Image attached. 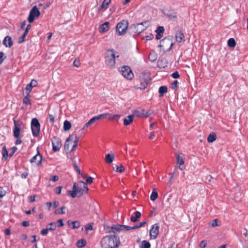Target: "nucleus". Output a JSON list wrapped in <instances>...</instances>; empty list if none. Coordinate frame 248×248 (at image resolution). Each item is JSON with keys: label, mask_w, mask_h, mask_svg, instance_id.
<instances>
[{"label": "nucleus", "mask_w": 248, "mask_h": 248, "mask_svg": "<svg viewBox=\"0 0 248 248\" xmlns=\"http://www.w3.org/2000/svg\"><path fill=\"white\" fill-rule=\"evenodd\" d=\"M119 243V239L115 235H107L100 241L101 246L104 248H117Z\"/></svg>", "instance_id": "obj_1"}, {"label": "nucleus", "mask_w": 248, "mask_h": 248, "mask_svg": "<svg viewBox=\"0 0 248 248\" xmlns=\"http://www.w3.org/2000/svg\"><path fill=\"white\" fill-rule=\"evenodd\" d=\"M173 45L172 37L168 36L160 41L158 47H160L164 52H165L170 51Z\"/></svg>", "instance_id": "obj_2"}, {"label": "nucleus", "mask_w": 248, "mask_h": 248, "mask_svg": "<svg viewBox=\"0 0 248 248\" xmlns=\"http://www.w3.org/2000/svg\"><path fill=\"white\" fill-rule=\"evenodd\" d=\"M108 64L112 68L114 67L115 64V55L113 49L108 50L106 57Z\"/></svg>", "instance_id": "obj_3"}, {"label": "nucleus", "mask_w": 248, "mask_h": 248, "mask_svg": "<svg viewBox=\"0 0 248 248\" xmlns=\"http://www.w3.org/2000/svg\"><path fill=\"white\" fill-rule=\"evenodd\" d=\"M31 128L32 134L34 137H37L40 131V124L38 120L36 118L32 119L31 122Z\"/></svg>", "instance_id": "obj_4"}, {"label": "nucleus", "mask_w": 248, "mask_h": 248, "mask_svg": "<svg viewBox=\"0 0 248 248\" xmlns=\"http://www.w3.org/2000/svg\"><path fill=\"white\" fill-rule=\"evenodd\" d=\"M120 71L122 75L126 79L131 80L134 75L131 68L128 66H123L121 68Z\"/></svg>", "instance_id": "obj_5"}, {"label": "nucleus", "mask_w": 248, "mask_h": 248, "mask_svg": "<svg viewBox=\"0 0 248 248\" xmlns=\"http://www.w3.org/2000/svg\"><path fill=\"white\" fill-rule=\"evenodd\" d=\"M40 15V12L36 6H34L31 10L28 18L29 23L33 22L35 17H38Z\"/></svg>", "instance_id": "obj_6"}, {"label": "nucleus", "mask_w": 248, "mask_h": 248, "mask_svg": "<svg viewBox=\"0 0 248 248\" xmlns=\"http://www.w3.org/2000/svg\"><path fill=\"white\" fill-rule=\"evenodd\" d=\"M131 229H133L132 227H130L124 225L116 224L111 227V231H109V232H112L114 233H117L124 230L129 231Z\"/></svg>", "instance_id": "obj_7"}, {"label": "nucleus", "mask_w": 248, "mask_h": 248, "mask_svg": "<svg viewBox=\"0 0 248 248\" xmlns=\"http://www.w3.org/2000/svg\"><path fill=\"white\" fill-rule=\"evenodd\" d=\"M51 141L53 151L54 152L59 151L62 146L60 139L56 137H53L51 139Z\"/></svg>", "instance_id": "obj_8"}, {"label": "nucleus", "mask_w": 248, "mask_h": 248, "mask_svg": "<svg viewBox=\"0 0 248 248\" xmlns=\"http://www.w3.org/2000/svg\"><path fill=\"white\" fill-rule=\"evenodd\" d=\"M159 225L155 224L152 226L150 231V236L151 239H155L157 238L159 233Z\"/></svg>", "instance_id": "obj_9"}, {"label": "nucleus", "mask_w": 248, "mask_h": 248, "mask_svg": "<svg viewBox=\"0 0 248 248\" xmlns=\"http://www.w3.org/2000/svg\"><path fill=\"white\" fill-rule=\"evenodd\" d=\"M128 27V22L126 20H122L119 22L116 27V31H126Z\"/></svg>", "instance_id": "obj_10"}, {"label": "nucleus", "mask_w": 248, "mask_h": 248, "mask_svg": "<svg viewBox=\"0 0 248 248\" xmlns=\"http://www.w3.org/2000/svg\"><path fill=\"white\" fill-rule=\"evenodd\" d=\"M42 156L38 152V153L32 157L30 160V162L33 165L39 166L41 163Z\"/></svg>", "instance_id": "obj_11"}, {"label": "nucleus", "mask_w": 248, "mask_h": 248, "mask_svg": "<svg viewBox=\"0 0 248 248\" xmlns=\"http://www.w3.org/2000/svg\"><path fill=\"white\" fill-rule=\"evenodd\" d=\"M80 183H82L83 185V188L78 187L77 190L78 197H80L84 194L87 193L89 189L87 186V185L83 181H80Z\"/></svg>", "instance_id": "obj_12"}, {"label": "nucleus", "mask_w": 248, "mask_h": 248, "mask_svg": "<svg viewBox=\"0 0 248 248\" xmlns=\"http://www.w3.org/2000/svg\"><path fill=\"white\" fill-rule=\"evenodd\" d=\"M14 127L13 130L14 136L15 138L17 139L19 138L20 133V124L14 120Z\"/></svg>", "instance_id": "obj_13"}, {"label": "nucleus", "mask_w": 248, "mask_h": 248, "mask_svg": "<svg viewBox=\"0 0 248 248\" xmlns=\"http://www.w3.org/2000/svg\"><path fill=\"white\" fill-rule=\"evenodd\" d=\"M164 14L171 20L175 21L177 19L176 13L173 11H169L167 13H164Z\"/></svg>", "instance_id": "obj_14"}, {"label": "nucleus", "mask_w": 248, "mask_h": 248, "mask_svg": "<svg viewBox=\"0 0 248 248\" xmlns=\"http://www.w3.org/2000/svg\"><path fill=\"white\" fill-rule=\"evenodd\" d=\"M168 61L166 59L163 58L158 60L157 66L160 68H165L167 67Z\"/></svg>", "instance_id": "obj_15"}, {"label": "nucleus", "mask_w": 248, "mask_h": 248, "mask_svg": "<svg viewBox=\"0 0 248 248\" xmlns=\"http://www.w3.org/2000/svg\"><path fill=\"white\" fill-rule=\"evenodd\" d=\"M150 80V78H140V84L138 88L140 90L145 89L146 88Z\"/></svg>", "instance_id": "obj_16"}, {"label": "nucleus", "mask_w": 248, "mask_h": 248, "mask_svg": "<svg viewBox=\"0 0 248 248\" xmlns=\"http://www.w3.org/2000/svg\"><path fill=\"white\" fill-rule=\"evenodd\" d=\"M79 138L78 137L76 132L73 133L69 137L66 139L67 141H70L72 143L78 142Z\"/></svg>", "instance_id": "obj_17"}, {"label": "nucleus", "mask_w": 248, "mask_h": 248, "mask_svg": "<svg viewBox=\"0 0 248 248\" xmlns=\"http://www.w3.org/2000/svg\"><path fill=\"white\" fill-rule=\"evenodd\" d=\"M110 2L111 0H104L99 8V11H101L103 9L106 10L108 9Z\"/></svg>", "instance_id": "obj_18"}, {"label": "nucleus", "mask_w": 248, "mask_h": 248, "mask_svg": "<svg viewBox=\"0 0 248 248\" xmlns=\"http://www.w3.org/2000/svg\"><path fill=\"white\" fill-rule=\"evenodd\" d=\"M134 115H130L127 116L124 120V124L125 126H127L130 124L134 120Z\"/></svg>", "instance_id": "obj_19"}, {"label": "nucleus", "mask_w": 248, "mask_h": 248, "mask_svg": "<svg viewBox=\"0 0 248 248\" xmlns=\"http://www.w3.org/2000/svg\"><path fill=\"white\" fill-rule=\"evenodd\" d=\"M114 157L115 156L114 154H108L106 155L105 160L107 163L110 164L113 162Z\"/></svg>", "instance_id": "obj_20"}, {"label": "nucleus", "mask_w": 248, "mask_h": 248, "mask_svg": "<svg viewBox=\"0 0 248 248\" xmlns=\"http://www.w3.org/2000/svg\"><path fill=\"white\" fill-rule=\"evenodd\" d=\"M3 44L6 47H11L13 45V42L11 38L8 36L5 37L3 40Z\"/></svg>", "instance_id": "obj_21"}, {"label": "nucleus", "mask_w": 248, "mask_h": 248, "mask_svg": "<svg viewBox=\"0 0 248 248\" xmlns=\"http://www.w3.org/2000/svg\"><path fill=\"white\" fill-rule=\"evenodd\" d=\"M148 58L150 62H154L157 59V55L155 51L152 50L149 53Z\"/></svg>", "instance_id": "obj_22"}, {"label": "nucleus", "mask_w": 248, "mask_h": 248, "mask_svg": "<svg viewBox=\"0 0 248 248\" xmlns=\"http://www.w3.org/2000/svg\"><path fill=\"white\" fill-rule=\"evenodd\" d=\"M109 24V22L107 21L102 24H101L99 27V31H107L109 30L108 25Z\"/></svg>", "instance_id": "obj_23"}, {"label": "nucleus", "mask_w": 248, "mask_h": 248, "mask_svg": "<svg viewBox=\"0 0 248 248\" xmlns=\"http://www.w3.org/2000/svg\"><path fill=\"white\" fill-rule=\"evenodd\" d=\"M176 40L178 42H181L184 40L185 36L182 32H177L175 35Z\"/></svg>", "instance_id": "obj_24"}, {"label": "nucleus", "mask_w": 248, "mask_h": 248, "mask_svg": "<svg viewBox=\"0 0 248 248\" xmlns=\"http://www.w3.org/2000/svg\"><path fill=\"white\" fill-rule=\"evenodd\" d=\"M150 22L149 21H144L143 22L137 23L136 25L137 26H140V25L143 26L144 27L142 28H141L140 30H141V31H144L145 30H146L147 29V27L150 26Z\"/></svg>", "instance_id": "obj_25"}, {"label": "nucleus", "mask_w": 248, "mask_h": 248, "mask_svg": "<svg viewBox=\"0 0 248 248\" xmlns=\"http://www.w3.org/2000/svg\"><path fill=\"white\" fill-rule=\"evenodd\" d=\"M135 216H131L130 217V220L133 222H136L137 221L138 219L139 218L141 217V214L139 211H136L135 212Z\"/></svg>", "instance_id": "obj_26"}, {"label": "nucleus", "mask_w": 248, "mask_h": 248, "mask_svg": "<svg viewBox=\"0 0 248 248\" xmlns=\"http://www.w3.org/2000/svg\"><path fill=\"white\" fill-rule=\"evenodd\" d=\"M143 112H145L144 109H141L140 110L136 109L134 110L132 115H134V117H143Z\"/></svg>", "instance_id": "obj_27"}, {"label": "nucleus", "mask_w": 248, "mask_h": 248, "mask_svg": "<svg viewBox=\"0 0 248 248\" xmlns=\"http://www.w3.org/2000/svg\"><path fill=\"white\" fill-rule=\"evenodd\" d=\"M217 139V136L215 133H212L209 134L207 138V141L208 142H213Z\"/></svg>", "instance_id": "obj_28"}, {"label": "nucleus", "mask_w": 248, "mask_h": 248, "mask_svg": "<svg viewBox=\"0 0 248 248\" xmlns=\"http://www.w3.org/2000/svg\"><path fill=\"white\" fill-rule=\"evenodd\" d=\"M157 197L158 193L157 190L155 188H154L153 190L152 194L150 196V199L153 201H155L157 198Z\"/></svg>", "instance_id": "obj_29"}, {"label": "nucleus", "mask_w": 248, "mask_h": 248, "mask_svg": "<svg viewBox=\"0 0 248 248\" xmlns=\"http://www.w3.org/2000/svg\"><path fill=\"white\" fill-rule=\"evenodd\" d=\"M167 86H161L159 89V96H162L163 94L165 93H166L167 92Z\"/></svg>", "instance_id": "obj_30"}, {"label": "nucleus", "mask_w": 248, "mask_h": 248, "mask_svg": "<svg viewBox=\"0 0 248 248\" xmlns=\"http://www.w3.org/2000/svg\"><path fill=\"white\" fill-rule=\"evenodd\" d=\"M108 115H109L108 113H103L100 115H98L97 116H94L92 118V119L93 120V122H95V121L104 118L105 117L107 116Z\"/></svg>", "instance_id": "obj_31"}, {"label": "nucleus", "mask_w": 248, "mask_h": 248, "mask_svg": "<svg viewBox=\"0 0 248 248\" xmlns=\"http://www.w3.org/2000/svg\"><path fill=\"white\" fill-rule=\"evenodd\" d=\"M228 46L230 47H234L236 46V42L234 39L232 38H230L227 43Z\"/></svg>", "instance_id": "obj_32"}, {"label": "nucleus", "mask_w": 248, "mask_h": 248, "mask_svg": "<svg viewBox=\"0 0 248 248\" xmlns=\"http://www.w3.org/2000/svg\"><path fill=\"white\" fill-rule=\"evenodd\" d=\"M71 127V124L70 122L67 120H66L63 123V129L65 131L69 130Z\"/></svg>", "instance_id": "obj_33"}, {"label": "nucleus", "mask_w": 248, "mask_h": 248, "mask_svg": "<svg viewBox=\"0 0 248 248\" xmlns=\"http://www.w3.org/2000/svg\"><path fill=\"white\" fill-rule=\"evenodd\" d=\"M113 170L116 172H122L124 171V168L122 164H120V166H116L113 167Z\"/></svg>", "instance_id": "obj_34"}, {"label": "nucleus", "mask_w": 248, "mask_h": 248, "mask_svg": "<svg viewBox=\"0 0 248 248\" xmlns=\"http://www.w3.org/2000/svg\"><path fill=\"white\" fill-rule=\"evenodd\" d=\"M177 163L180 165V166L183 165L184 164V161L183 157L180 156L179 155H177ZM179 169L181 170H183V168L181 167V166H179Z\"/></svg>", "instance_id": "obj_35"}, {"label": "nucleus", "mask_w": 248, "mask_h": 248, "mask_svg": "<svg viewBox=\"0 0 248 248\" xmlns=\"http://www.w3.org/2000/svg\"><path fill=\"white\" fill-rule=\"evenodd\" d=\"M86 244V241L83 239H80L77 242V246L78 248H82L84 247Z\"/></svg>", "instance_id": "obj_36"}, {"label": "nucleus", "mask_w": 248, "mask_h": 248, "mask_svg": "<svg viewBox=\"0 0 248 248\" xmlns=\"http://www.w3.org/2000/svg\"><path fill=\"white\" fill-rule=\"evenodd\" d=\"M108 114L109 115H108L107 116H108V119L111 120H118L121 117V116L119 114H114L113 115H112L109 113H108Z\"/></svg>", "instance_id": "obj_37"}, {"label": "nucleus", "mask_w": 248, "mask_h": 248, "mask_svg": "<svg viewBox=\"0 0 248 248\" xmlns=\"http://www.w3.org/2000/svg\"><path fill=\"white\" fill-rule=\"evenodd\" d=\"M32 88L33 87L30 84V83L27 85L25 88V91L26 94H27V96H30V93L31 91Z\"/></svg>", "instance_id": "obj_38"}, {"label": "nucleus", "mask_w": 248, "mask_h": 248, "mask_svg": "<svg viewBox=\"0 0 248 248\" xmlns=\"http://www.w3.org/2000/svg\"><path fill=\"white\" fill-rule=\"evenodd\" d=\"M71 223L73 229L79 228L80 225V222L78 221H72Z\"/></svg>", "instance_id": "obj_39"}, {"label": "nucleus", "mask_w": 248, "mask_h": 248, "mask_svg": "<svg viewBox=\"0 0 248 248\" xmlns=\"http://www.w3.org/2000/svg\"><path fill=\"white\" fill-rule=\"evenodd\" d=\"M57 227V225L55 223H50L47 225V229L49 231L55 230Z\"/></svg>", "instance_id": "obj_40"}, {"label": "nucleus", "mask_w": 248, "mask_h": 248, "mask_svg": "<svg viewBox=\"0 0 248 248\" xmlns=\"http://www.w3.org/2000/svg\"><path fill=\"white\" fill-rule=\"evenodd\" d=\"M28 32H24L23 34L18 38V40L17 41V43L18 44H21V43H23V42H24L25 38L26 35H27Z\"/></svg>", "instance_id": "obj_41"}, {"label": "nucleus", "mask_w": 248, "mask_h": 248, "mask_svg": "<svg viewBox=\"0 0 248 248\" xmlns=\"http://www.w3.org/2000/svg\"><path fill=\"white\" fill-rule=\"evenodd\" d=\"M151 245L149 242L144 240L141 243V248H150Z\"/></svg>", "instance_id": "obj_42"}, {"label": "nucleus", "mask_w": 248, "mask_h": 248, "mask_svg": "<svg viewBox=\"0 0 248 248\" xmlns=\"http://www.w3.org/2000/svg\"><path fill=\"white\" fill-rule=\"evenodd\" d=\"M65 207L63 206L60 208V209L56 210L55 211V214H63L65 213V211L64 210L65 209Z\"/></svg>", "instance_id": "obj_43"}, {"label": "nucleus", "mask_w": 248, "mask_h": 248, "mask_svg": "<svg viewBox=\"0 0 248 248\" xmlns=\"http://www.w3.org/2000/svg\"><path fill=\"white\" fill-rule=\"evenodd\" d=\"M29 96H27V94H26V96L24 97L23 100V102L24 104L26 105H30L31 104V101L30 98H29Z\"/></svg>", "instance_id": "obj_44"}, {"label": "nucleus", "mask_w": 248, "mask_h": 248, "mask_svg": "<svg viewBox=\"0 0 248 248\" xmlns=\"http://www.w3.org/2000/svg\"><path fill=\"white\" fill-rule=\"evenodd\" d=\"M93 123H94L93 121V120L92 119V118H91L88 122H87L85 125L82 128V130H86L90 125H91L92 124H93Z\"/></svg>", "instance_id": "obj_45"}, {"label": "nucleus", "mask_w": 248, "mask_h": 248, "mask_svg": "<svg viewBox=\"0 0 248 248\" xmlns=\"http://www.w3.org/2000/svg\"><path fill=\"white\" fill-rule=\"evenodd\" d=\"M68 193L73 198L78 196L77 191H76L75 190H69L68 191Z\"/></svg>", "instance_id": "obj_46"}, {"label": "nucleus", "mask_w": 248, "mask_h": 248, "mask_svg": "<svg viewBox=\"0 0 248 248\" xmlns=\"http://www.w3.org/2000/svg\"><path fill=\"white\" fill-rule=\"evenodd\" d=\"M146 222L145 221L141 222L137 224V225L134 226L133 227H132V229H138L139 228H140V227L144 226L146 224Z\"/></svg>", "instance_id": "obj_47"}, {"label": "nucleus", "mask_w": 248, "mask_h": 248, "mask_svg": "<svg viewBox=\"0 0 248 248\" xmlns=\"http://www.w3.org/2000/svg\"><path fill=\"white\" fill-rule=\"evenodd\" d=\"M2 155L3 157L5 159L7 158L8 155V151L7 150L6 147L5 146L2 148Z\"/></svg>", "instance_id": "obj_48"}, {"label": "nucleus", "mask_w": 248, "mask_h": 248, "mask_svg": "<svg viewBox=\"0 0 248 248\" xmlns=\"http://www.w3.org/2000/svg\"><path fill=\"white\" fill-rule=\"evenodd\" d=\"M72 142L67 141V140H66L64 144V149L66 150H69L70 146L72 145Z\"/></svg>", "instance_id": "obj_49"}, {"label": "nucleus", "mask_w": 248, "mask_h": 248, "mask_svg": "<svg viewBox=\"0 0 248 248\" xmlns=\"http://www.w3.org/2000/svg\"><path fill=\"white\" fill-rule=\"evenodd\" d=\"M6 194V191L2 187H0V198L4 197Z\"/></svg>", "instance_id": "obj_50"}, {"label": "nucleus", "mask_w": 248, "mask_h": 248, "mask_svg": "<svg viewBox=\"0 0 248 248\" xmlns=\"http://www.w3.org/2000/svg\"><path fill=\"white\" fill-rule=\"evenodd\" d=\"M59 179V177L56 175H52L50 178V181H53V182H56V181H58Z\"/></svg>", "instance_id": "obj_51"}, {"label": "nucleus", "mask_w": 248, "mask_h": 248, "mask_svg": "<svg viewBox=\"0 0 248 248\" xmlns=\"http://www.w3.org/2000/svg\"><path fill=\"white\" fill-rule=\"evenodd\" d=\"M217 222H218V220L217 219H215L213 220L211 224L212 227H215L218 226Z\"/></svg>", "instance_id": "obj_52"}, {"label": "nucleus", "mask_w": 248, "mask_h": 248, "mask_svg": "<svg viewBox=\"0 0 248 248\" xmlns=\"http://www.w3.org/2000/svg\"><path fill=\"white\" fill-rule=\"evenodd\" d=\"M207 243L205 240H202L200 244V247L201 248H205L206 246Z\"/></svg>", "instance_id": "obj_53"}, {"label": "nucleus", "mask_w": 248, "mask_h": 248, "mask_svg": "<svg viewBox=\"0 0 248 248\" xmlns=\"http://www.w3.org/2000/svg\"><path fill=\"white\" fill-rule=\"evenodd\" d=\"M157 33L156 35V39L159 40L163 37V33L164 32H157Z\"/></svg>", "instance_id": "obj_54"}, {"label": "nucleus", "mask_w": 248, "mask_h": 248, "mask_svg": "<svg viewBox=\"0 0 248 248\" xmlns=\"http://www.w3.org/2000/svg\"><path fill=\"white\" fill-rule=\"evenodd\" d=\"M30 83L32 87H36L37 85V82L35 79H32Z\"/></svg>", "instance_id": "obj_55"}, {"label": "nucleus", "mask_w": 248, "mask_h": 248, "mask_svg": "<svg viewBox=\"0 0 248 248\" xmlns=\"http://www.w3.org/2000/svg\"><path fill=\"white\" fill-rule=\"evenodd\" d=\"M48 117L49 118V121L51 123L53 124L55 122V118L54 116L52 114H49L48 115Z\"/></svg>", "instance_id": "obj_56"}, {"label": "nucleus", "mask_w": 248, "mask_h": 248, "mask_svg": "<svg viewBox=\"0 0 248 248\" xmlns=\"http://www.w3.org/2000/svg\"><path fill=\"white\" fill-rule=\"evenodd\" d=\"M152 113V112L150 110L146 111L145 113L143 112V117L145 118L148 117Z\"/></svg>", "instance_id": "obj_57"}, {"label": "nucleus", "mask_w": 248, "mask_h": 248, "mask_svg": "<svg viewBox=\"0 0 248 248\" xmlns=\"http://www.w3.org/2000/svg\"><path fill=\"white\" fill-rule=\"evenodd\" d=\"M57 223H58V225H57V226L58 227H62L64 225L63 223V220L62 219H60L58 220Z\"/></svg>", "instance_id": "obj_58"}, {"label": "nucleus", "mask_w": 248, "mask_h": 248, "mask_svg": "<svg viewBox=\"0 0 248 248\" xmlns=\"http://www.w3.org/2000/svg\"><path fill=\"white\" fill-rule=\"evenodd\" d=\"M17 149V148L16 146L12 147V151L9 155L10 157H12L13 155L15 154V153Z\"/></svg>", "instance_id": "obj_59"}, {"label": "nucleus", "mask_w": 248, "mask_h": 248, "mask_svg": "<svg viewBox=\"0 0 248 248\" xmlns=\"http://www.w3.org/2000/svg\"><path fill=\"white\" fill-rule=\"evenodd\" d=\"M78 142H74V143H72V148L70 150V152H72L74 150H75L77 146H78Z\"/></svg>", "instance_id": "obj_60"}, {"label": "nucleus", "mask_w": 248, "mask_h": 248, "mask_svg": "<svg viewBox=\"0 0 248 248\" xmlns=\"http://www.w3.org/2000/svg\"><path fill=\"white\" fill-rule=\"evenodd\" d=\"M48 229L47 228L44 229L41 231V234L43 235H45L48 233Z\"/></svg>", "instance_id": "obj_61"}, {"label": "nucleus", "mask_w": 248, "mask_h": 248, "mask_svg": "<svg viewBox=\"0 0 248 248\" xmlns=\"http://www.w3.org/2000/svg\"><path fill=\"white\" fill-rule=\"evenodd\" d=\"M178 81L175 80L172 84H171V87L173 89H175L177 88V85H178Z\"/></svg>", "instance_id": "obj_62"}, {"label": "nucleus", "mask_w": 248, "mask_h": 248, "mask_svg": "<svg viewBox=\"0 0 248 248\" xmlns=\"http://www.w3.org/2000/svg\"><path fill=\"white\" fill-rule=\"evenodd\" d=\"M171 76L174 78H179V77H180L179 73L177 71H176V72H174L173 73H172Z\"/></svg>", "instance_id": "obj_63"}, {"label": "nucleus", "mask_w": 248, "mask_h": 248, "mask_svg": "<svg viewBox=\"0 0 248 248\" xmlns=\"http://www.w3.org/2000/svg\"><path fill=\"white\" fill-rule=\"evenodd\" d=\"M62 186H58L56 188V193L57 194H60L61 193V191H62Z\"/></svg>", "instance_id": "obj_64"}]
</instances>
